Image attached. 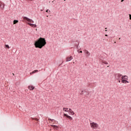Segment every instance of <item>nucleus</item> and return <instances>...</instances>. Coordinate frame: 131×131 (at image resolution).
I'll return each mask as SVG.
<instances>
[{
	"instance_id": "f257e3e1",
	"label": "nucleus",
	"mask_w": 131,
	"mask_h": 131,
	"mask_svg": "<svg viewBox=\"0 0 131 131\" xmlns=\"http://www.w3.org/2000/svg\"><path fill=\"white\" fill-rule=\"evenodd\" d=\"M47 45V41L45 38H39L34 43L35 48H38L39 49H42L43 47H45Z\"/></svg>"
},
{
	"instance_id": "f03ea898",
	"label": "nucleus",
	"mask_w": 131,
	"mask_h": 131,
	"mask_svg": "<svg viewBox=\"0 0 131 131\" xmlns=\"http://www.w3.org/2000/svg\"><path fill=\"white\" fill-rule=\"evenodd\" d=\"M90 126L92 129H97L99 128V124L95 122H90Z\"/></svg>"
},
{
	"instance_id": "7ed1b4c3",
	"label": "nucleus",
	"mask_w": 131,
	"mask_h": 131,
	"mask_svg": "<svg viewBox=\"0 0 131 131\" xmlns=\"http://www.w3.org/2000/svg\"><path fill=\"white\" fill-rule=\"evenodd\" d=\"M23 19L24 20H26L27 21H28V22H29L30 23H34V21L30 18H28V17L26 16L23 17Z\"/></svg>"
},
{
	"instance_id": "20e7f679",
	"label": "nucleus",
	"mask_w": 131,
	"mask_h": 131,
	"mask_svg": "<svg viewBox=\"0 0 131 131\" xmlns=\"http://www.w3.org/2000/svg\"><path fill=\"white\" fill-rule=\"evenodd\" d=\"M121 77H122V75L120 73L117 74L116 75V78L117 80L121 79Z\"/></svg>"
},
{
	"instance_id": "39448f33",
	"label": "nucleus",
	"mask_w": 131,
	"mask_h": 131,
	"mask_svg": "<svg viewBox=\"0 0 131 131\" xmlns=\"http://www.w3.org/2000/svg\"><path fill=\"white\" fill-rule=\"evenodd\" d=\"M0 8L2 10H4L5 8V3H3L2 1H0Z\"/></svg>"
},
{
	"instance_id": "423d86ee",
	"label": "nucleus",
	"mask_w": 131,
	"mask_h": 131,
	"mask_svg": "<svg viewBox=\"0 0 131 131\" xmlns=\"http://www.w3.org/2000/svg\"><path fill=\"white\" fill-rule=\"evenodd\" d=\"M72 59H73V57H72V56H68L66 58V62H69V61H71Z\"/></svg>"
},
{
	"instance_id": "0eeeda50",
	"label": "nucleus",
	"mask_w": 131,
	"mask_h": 131,
	"mask_svg": "<svg viewBox=\"0 0 131 131\" xmlns=\"http://www.w3.org/2000/svg\"><path fill=\"white\" fill-rule=\"evenodd\" d=\"M83 52L85 53V54H86V57H89L91 55V53H90V52H89L88 50H84Z\"/></svg>"
},
{
	"instance_id": "6e6552de",
	"label": "nucleus",
	"mask_w": 131,
	"mask_h": 131,
	"mask_svg": "<svg viewBox=\"0 0 131 131\" xmlns=\"http://www.w3.org/2000/svg\"><path fill=\"white\" fill-rule=\"evenodd\" d=\"M121 79H123V80H127L128 79V77L126 75L122 76Z\"/></svg>"
},
{
	"instance_id": "1a4fd4ad",
	"label": "nucleus",
	"mask_w": 131,
	"mask_h": 131,
	"mask_svg": "<svg viewBox=\"0 0 131 131\" xmlns=\"http://www.w3.org/2000/svg\"><path fill=\"white\" fill-rule=\"evenodd\" d=\"M63 116L64 117L66 116V117H67V118H69V119H70V120H72V119H73V118L71 117V116H70L66 114H64Z\"/></svg>"
},
{
	"instance_id": "9d476101",
	"label": "nucleus",
	"mask_w": 131,
	"mask_h": 131,
	"mask_svg": "<svg viewBox=\"0 0 131 131\" xmlns=\"http://www.w3.org/2000/svg\"><path fill=\"white\" fill-rule=\"evenodd\" d=\"M28 25L31 26V27H34L35 28L36 27V25L33 24H31L30 23H28Z\"/></svg>"
},
{
	"instance_id": "9b49d317",
	"label": "nucleus",
	"mask_w": 131,
	"mask_h": 131,
	"mask_svg": "<svg viewBox=\"0 0 131 131\" xmlns=\"http://www.w3.org/2000/svg\"><path fill=\"white\" fill-rule=\"evenodd\" d=\"M69 112H70L71 115H74V114H75L74 112L73 111H72V110L71 108H69Z\"/></svg>"
},
{
	"instance_id": "f8f14e48",
	"label": "nucleus",
	"mask_w": 131,
	"mask_h": 131,
	"mask_svg": "<svg viewBox=\"0 0 131 131\" xmlns=\"http://www.w3.org/2000/svg\"><path fill=\"white\" fill-rule=\"evenodd\" d=\"M121 82L122 83H128L129 82L126 80L121 79Z\"/></svg>"
},
{
	"instance_id": "ddd939ff",
	"label": "nucleus",
	"mask_w": 131,
	"mask_h": 131,
	"mask_svg": "<svg viewBox=\"0 0 131 131\" xmlns=\"http://www.w3.org/2000/svg\"><path fill=\"white\" fill-rule=\"evenodd\" d=\"M29 90H30L31 91H33V90H34V86L32 85H30L28 86Z\"/></svg>"
},
{
	"instance_id": "4468645a",
	"label": "nucleus",
	"mask_w": 131,
	"mask_h": 131,
	"mask_svg": "<svg viewBox=\"0 0 131 131\" xmlns=\"http://www.w3.org/2000/svg\"><path fill=\"white\" fill-rule=\"evenodd\" d=\"M63 111H64V112H69V109L66 107H63Z\"/></svg>"
},
{
	"instance_id": "2eb2a0df",
	"label": "nucleus",
	"mask_w": 131,
	"mask_h": 131,
	"mask_svg": "<svg viewBox=\"0 0 131 131\" xmlns=\"http://www.w3.org/2000/svg\"><path fill=\"white\" fill-rule=\"evenodd\" d=\"M37 72H38V70H34L33 72L30 73V75H32V74H33L34 73H36Z\"/></svg>"
},
{
	"instance_id": "dca6fc26",
	"label": "nucleus",
	"mask_w": 131,
	"mask_h": 131,
	"mask_svg": "<svg viewBox=\"0 0 131 131\" xmlns=\"http://www.w3.org/2000/svg\"><path fill=\"white\" fill-rule=\"evenodd\" d=\"M101 63L102 64H105V65H108V62L105 60H102Z\"/></svg>"
},
{
	"instance_id": "f3484780",
	"label": "nucleus",
	"mask_w": 131,
	"mask_h": 131,
	"mask_svg": "<svg viewBox=\"0 0 131 131\" xmlns=\"http://www.w3.org/2000/svg\"><path fill=\"white\" fill-rule=\"evenodd\" d=\"M51 126L53 127V128H59V127L58 126L55 125H51Z\"/></svg>"
},
{
	"instance_id": "a211bd4d",
	"label": "nucleus",
	"mask_w": 131,
	"mask_h": 131,
	"mask_svg": "<svg viewBox=\"0 0 131 131\" xmlns=\"http://www.w3.org/2000/svg\"><path fill=\"white\" fill-rule=\"evenodd\" d=\"M18 22H19V21L18 20H14L13 21V24L15 25V24H17V23H18Z\"/></svg>"
},
{
	"instance_id": "6ab92c4d",
	"label": "nucleus",
	"mask_w": 131,
	"mask_h": 131,
	"mask_svg": "<svg viewBox=\"0 0 131 131\" xmlns=\"http://www.w3.org/2000/svg\"><path fill=\"white\" fill-rule=\"evenodd\" d=\"M5 48H6L7 49H10V46L8 45H5Z\"/></svg>"
},
{
	"instance_id": "aec40b11",
	"label": "nucleus",
	"mask_w": 131,
	"mask_h": 131,
	"mask_svg": "<svg viewBox=\"0 0 131 131\" xmlns=\"http://www.w3.org/2000/svg\"><path fill=\"white\" fill-rule=\"evenodd\" d=\"M49 120H51V121H54V119H49Z\"/></svg>"
},
{
	"instance_id": "412c9836",
	"label": "nucleus",
	"mask_w": 131,
	"mask_h": 131,
	"mask_svg": "<svg viewBox=\"0 0 131 131\" xmlns=\"http://www.w3.org/2000/svg\"><path fill=\"white\" fill-rule=\"evenodd\" d=\"M35 120H36V121H38V119L35 118Z\"/></svg>"
},
{
	"instance_id": "4be33fe9",
	"label": "nucleus",
	"mask_w": 131,
	"mask_h": 131,
	"mask_svg": "<svg viewBox=\"0 0 131 131\" xmlns=\"http://www.w3.org/2000/svg\"><path fill=\"white\" fill-rule=\"evenodd\" d=\"M129 19L131 20V14H129Z\"/></svg>"
},
{
	"instance_id": "5701e85b",
	"label": "nucleus",
	"mask_w": 131,
	"mask_h": 131,
	"mask_svg": "<svg viewBox=\"0 0 131 131\" xmlns=\"http://www.w3.org/2000/svg\"><path fill=\"white\" fill-rule=\"evenodd\" d=\"M117 80H118L119 82H120L121 81V79H118Z\"/></svg>"
},
{
	"instance_id": "b1692460",
	"label": "nucleus",
	"mask_w": 131,
	"mask_h": 131,
	"mask_svg": "<svg viewBox=\"0 0 131 131\" xmlns=\"http://www.w3.org/2000/svg\"><path fill=\"white\" fill-rule=\"evenodd\" d=\"M32 119H33V120H35V118H32Z\"/></svg>"
},
{
	"instance_id": "393cba45",
	"label": "nucleus",
	"mask_w": 131,
	"mask_h": 131,
	"mask_svg": "<svg viewBox=\"0 0 131 131\" xmlns=\"http://www.w3.org/2000/svg\"><path fill=\"white\" fill-rule=\"evenodd\" d=\"M49 12V9H48L47 10H46V12L48 13Z\"/></svg>"
},
{
	"instance_id": "a878e982",
	"label": "nucleus",
	"mask_w": 131,
	"mask_h": 131,
	"mask_svg": "<svg viewBox=\"0 0 131 131\" xmlns=\"http://www.w3.org/2000/svg\"><path fill=\"white\" fill-rule=\"evenodd\" d=\"M121 3H122V2H124V0H121Z\"/></svg>"
},
{
	"instance_id": "bb28decb",
	"label": "nucleus",
	"mask_w": 131,
	"mask_h": 131,
	"mask_svg": "<svg viewBox=\"0 0 131 131\" xmlns=\"http://www.w3.org/2000/svg\"><path fill=\"white\" fill-rule=\"evenodd\" d=\"M105 36H108V35L105 34Z\"/></svg>"
},
{
	"instance_id": "cd10ccee",
	"label": "nucleus",
	"mask_w": 131,
	"mask_h": 131,
	"mask_svg": "<svg viewBox=\"0 0 131 131\" xmlns=\"http://www.w3.org/2000/svg\"><path fill=\"white\" fill-rule=\"evenodd\" d=\"M80 53H82V51H80Z\"/></svg>"
},
{
	"instance_id": "c85d7f7f",
	"label": "nucleus",
	"mask_w": 131,
	"mask_h": 131,
	"mask_svg": "<svg viewBox=\"0 0 131 131\" xmlns=\"http://www.w3.org/2000/svg\"><path fill=\"white\" fill-rule=\"evenodd\" d=\"M12 74H13V75H15V74H14V73H13Z\"/></svg>"
},
{
	"instance_id": "c756f323",
	"label": "nucleus",
	"mask_w": 131,
	"mask_h": 131,
	"mask_svg": "<svg viewBox=\"0 0 131 131\" xmlns=\"http://www.w3.org/2000/svg\"><path fill=\"white\" fill-rule=\"evenodd\" d=\"M40 11H41V12H42V10H41Z\"/></svg>"
},
{
	"instance_id": "7c9ffc66",
	"label": "nucleus",
	"mask_w": 131,
	"mask_h": 131,
	"mask_svg": "<svg viewBox=\"0 0 131 131\" xmlns=\"http://www.w3.org/2000/svg\"><path fill=\"white\" fill-rule=\"evenodd\" d=\"M47 17H49V16L47 15Z\"/></svg>"
},
{
	"instance_id": "2f4dec72",
	"label": "nucleus",
	"mask_w": 131,
	"mask_h": 131,
	"mask_svg": "<svg viewBox=\"0 0 131 131\" xmlns=\"http://www.w3.org/2000/svg\"><path fill=\"white\" fill-rule=\"evenodd\" d=\"M105 29H107V28H105Z\"/></svg>"
},
{
	"instance_id": "473e14b6",
	"label": "nucleus",
	"mask_w": 131,
	"mask_h": 131,
	"mask_svg": "<svg viewBox=\"0 0 131 131\" xmlns=\"http://www.w3.org/2000/svg\"><path fill=\"white\" fill-rule=\"evenodd\" d=\"M119 39H120V38H119Z\"/></svg>"
},
{
	"instance_id": "72a5a7b5",
	"label": "nucleus",
	"mask_w": 131,
	"mask_h": 131,
	"mask_svg": "<svg viewBox=\"0 0 131 131\" xmlns=\"http://www.w3.org/2000/svg\"><path fill=\"white\" fill-rule=\"evenodd\" d=\"M30 1H33V0H30Z\"/></svg>"
},
{
	"instance_id": "f704fd0d",
	"label": "nucleus",
	"mask_w": 131,
	"mask_h": 131,
	"mask_svg": "<svg viewBox=\"0 0 131 131\" xmlns=\"http://www.w3.org/2000/svg\"><path fill=\"white\" fill-rule=\"evenodd\" d=\"M65 1H66V0H64V2H65Z\"/></svg>"
},
{
	"instance_id": "c9c22d12",
	"label": "nucleus",
	"mask_w": 131,
	"mask_h": 131,
	"mask_svg": "<svg viewBox=\"0 0 131 131\" xmlns=\"http://www.w3.org/2000/svg\"><path fill=\"white\" fill-rule=\"evenodd\" d=\"M105 31H107V30H106Z\"/></svg>"
},
{
	"instance_id": "e433bc0d",
	"label": "nucleus",
	"mask_w": 131,
	"mask_h": 131,
	"mask_svg": "<svg viewBox=\"0 0 131 131\" xmlns=\"http://www.w3.org/2000/svg\"><path fill=\"white\" fill-rule=\"evenodd\" d=\"M107 67H109V66H107Z\"/></svg>"
}]
</instances>
